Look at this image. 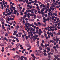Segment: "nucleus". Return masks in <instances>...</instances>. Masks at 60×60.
Returning a JSON list of instances; mask_svg holds the SVG:
<instances>
[{
  "label": "nucleus",
  "mask_w": 60,
  "mask_h": 60,
  "mask_svg": "<svg viewBox=\"0 0 60 60\" xmlns=\"http://www.w3.org/2000/svg\"><path fill=\"white\" fill-rule=\"evenodd\" d=\"M54 57H55V58L56 59H57V60H60V58H58V57H60V56L59 55H57L56 56V55H54Z\"/></svg>",
  "instance_id": "1"
},
{
  "label": "nucleus",
  "mask_w": 60,
  "mask_h": 60,
  "mask_svg": "<svg viewBox=\"0 0 60 60\" xmlns=\"http://www.w3.org/2000/svg\"><path fill=\"white\" fill-rule=\"evenodd\" d=\"M27 25H28V26H29L31 27L32 26V27H34V25H34V23H32L31 24H30V23H28L27 24Z\"/></svg>",
  "instance_id": "2"
},
{
  "label": "nucleus",
  "mask_w": 60,
  "mask_h": 60,
  "mask_svg": "<svg viewBox=\"0 0 60 60\" xmlns=\"http://www.w3.org/2000/svg\"><path fill=\"white\" fill-rule=\"evenodd\" d=\"M26 46H27V47H28L30 46V44L29 43V41H27L26 42Z\"/></svg>",
  "instance_id": "3"
},
{
  "label": "nucleus",
  "mask_w": 60,
  "mask_h": 60,
  "mask_svg": "<svg viewBox=\"0 0 60 60\" xmlns=\"http://www.w3.org/2000/svg\"><path fill=\"white\" fill-rule=\"evenodd\" d=\"M19 28V26L17 25V26H15V28L16 31H18L19 30L18 29H17V28Z\"/></svg>",
  "instance_id": "4"
},
{
  "label": "nucleus",
  "mask_w": 60,
  "mask_h": 60,
  "mask_svg": "<svg viewBox=\"0 0 60 60\" xmlns=\"http://www.w3.org/2000/svg\"><path fill=\"white\" fill-rule=\"evenodd\" d=\"M0 32L1 34H4V31L3 30H0Z\"/></svg>",
  "instance_id": "5"
},
{
  "label": "nucleus",
  "mask_w": 60,
  "mask_h": 60,
  "mask_svg": "<svg viewBox=\"0 0 60 60\" xmlns=\"http://www.w3.org/2000/svg\"><path fill=\"white\" fill-rule=\"evenodd\" d=\"M46 23H45V24H42V26H44V27H45L46 26Z\"/></svg>",
  "instance_id": "6"
},
{
  "label": "nucleus",
  "mask_w": 60,
  "mask_h": 60,
  "mask_svg": "<svg viewBox=\"0 0 60 60\" xmlns=\"http://www.w3.org/2000/svg\"><path fill=\"white\" fill-rule=\"evenodd\" d=\"M8 48H11V46L10 45H8Z\"/></svg>",
  "instance_id": "7"
},
{
  "label": "nucleus",
  "mask_w": 60,
  "mask_h": 60,
  "mask_svg": "<svg viewBox=\"0 0 60 60\" xmlns=\"http://www.w3.org/2000/svg\"><path fill=\"white\" fill-rule=\"evenodd\" d=\"M26 15H24V16L23 17V19H25L26 18Z\"/></svg>",
  "instance_id": "8"
},
{
  "label": "nucleus",
  "mask_w": 60,
  "mask_h": 60,
  "mask_svg": "<svg viewBox=\"0 0 60 60\" xmlns=\"http://www.w3.org/2000/svg\"><path fill=\"white\" fill-rule=\"evenodd\" d=\"M30 34H33V32H32V31H31L30 32H29L28 33V34L29 35Z\"/></svg>",
  "instance_id": "9"
},
{
  "label": "nucleus",
  "mask_w": 60,
  "mask_h": 60,
  "mask_svg": "<svg viewBox=\"0 0 60 60\" xmlns=\"http://www.w3.org/2000/svg\"><path fill=\"white\" fill-rule=\"evenodd\" d=\"M20 45V43H18L16 44V46H17V47H19V46Z\"/></svg>",
  "instance_id": "10"
},
{
  "label": "nucleus",
  "mask_w": 60,
  "mask_h": 60,
  "mask_svg": "<svg viewBox=\"0 0 60 60\" xmlns=\"http://www.w3.org/2000/svg\"><path fill=\"white\" fill-rule=\"evenodd\" d=\"M51 52H54V50L53 49H51Z\"/></svg>",
  "instance_id": "11"
},
{
  "label": "nucleus",
  "mask_w": 60,
  "mask_h": 60,
  "mask_svg": "<svg viewBox=\"0 0 60 60\" xmlns=\"http://www.w3.org/2000/svg\"><path fill=\"white\" fill-rule=\"evenodd\" d=\"M44 36L43 35H41V39H43L44 38Z\"/></svg>",
  "instance_id": "12"
},
{
  "label": "nucleus",
  "mask_w": 60,
  "mask_h": 60,
  "mask_svg": "<svg viewBox=\"0 0 60 60\" xmlns=\"http://www.w3.org/2000/svg\"><path fill=\"white\" fill-rule=\"evenodd\" d=\"M24 58L25 60H27V57H24Z\"/></svg>",
  "instance_id": "13"
},
{
  "label": "nucleus",
  "mask_w": 60,
  "mask_h": 60,
  "mask_svg": "<svg viewBox=\"0 0 60 60\" xmlns=\"http://www.w3.org/2000/svg\"><path fill=\"white\" fill-rule=\"evenodd\" d=\"M56 47L57 49H59V47H58V45L57 44L56 45Z\"/></svg>",
  "instance_id": "14"
},
{
  "label": "nucleus",
  "mask_w": 60,
  "mask_h": 60,
  "mask_svg": "<svg viewBox=\"0 0 60 60\" xmlns=\"http://www.w3.org/2000/svg\"><path fill=\"white\" fill-rule=\"evenodd\" d=\"M39 49H40V50H42V47H41V46H40L39 47Z\"/></svg>",
  "instance_id": "15"
},
{
  "label": "nucleus",
  "mask_w": 60,
  "mask_h": 60,
  "mask_svg": "<svg viewBox=\"0 0 60 60\" xmlns=\"http://www.w3.org/2000/svg\"><path fill=\"white\" fill-rule=\"evenodd\" d=\"M44 8H42V9L41 10V12H43L44 11Z\"/></svg>",
  "instance_id": "16"
},
{
  "label": "nucleus",
  "mask_w": 60,
  "mask_h": 60,
  "mask_svg": "<svg viewBox=\"0 0 60 60\" xmlns=\"http://www.w3.org/2000/svg\"><path fill=\"white\" fill-rule=\"evenodd\" d=\"M37 3L38 4H42V3L41 2L38 1H37Z\"/></svg>",
  "instance_id": "17"
},
{
  "label": "nucleus",
  "mask_w": 60,
  "mask_h": 60,
  "mask_svg": "<svg viewBox=\"0 0 60 60\" xmlns=\"http://www.w3.org/2000/svg\"><path fill=\"white\" fill-rule=\"evenodd\" d=\"M37 53H41V51L40 50H38V51Z\"/></svg>",
  "instance_id": "18"
},
{
  "label": "nucleus",
  "mask_w": 60,
  "mask_h": 60,
  "mask_svg": "<svg viewBox=\"0 0 60 60\" xmlns=\"http://www.w3.org/2000/svg\"><path fill=\"white\" fill-rule=\"evenodd\" d=\"M44 5V4H42L40 6V7H41V8H42V7L43 6V5Z\"/></svg>",
  "instance_id": "19"
},
{
  "label": "nucleus",
  "mask_w": 60,
  "mask_h": 60,
  "mask_svg": "<svg viewBox=\"0 0 60 60\" xmlns=\"http://www.w3.org/2000/svg\"><path fill=\"white\" fill-rule=\"evenodd\" d=\"M55 4L54 3H53L52 4V7H56V6L55 5H54Z\"/></svg>",
  "instance_id": "20"
},
{
  "label": "nucleus",
  "mask_w": 60,
  "mask_h": 60,
  "mask_svg": "<svg viewBox=\"0 0 60 60\" xmlns=\"http://www.w3.org/2000/svg\"><path fill=\"white\" fill-rule=\"evenodd\" d=\"M55 52H56V53H58V51H57V50H56V49H55Z\"/></svg>",
  "instance_id": "21"
},
{
  "label": "nucleus",
  "mask_w": 60,
  "mask_h": 60,
  "mask_svg": "<svg viewBox=\"0 0 60 60\" xmlns=\"http://www.w3.org/2000/svg\"><path fill=\"white\" fill-rule=\"evenodd\" d=\"M49 18H48L47 19H45V20L46 21H48V20H49Z\"/></svg>",
  "instance_id": "22"
},
{
  "label": "nucleus",
  "mask_w": 60,
  "mask_h": 60,
  "mask_svg": "<svg viewBox=\"0 0 60 60\" xmlns=\"http://www.w3.org/2000/svg\"><path fill=\"white\" fill-rule=\"evenodd\" d=\"M50 41L51 42H52V43H54V41L52 40H50Z\"/></svg>",
  "instance_id": "23"
},
{
  "label": "nucleus",
  "mask_w": 60,
  "mask_h": 60,
  "mask_svg": "<svg viewBox=\"0 0 60 60\" xmlns=\"http://www.w3.org/2000/svg\"><path fill=\"white\" fill-rule=\"evenodd\" d=\"M1 39H2V40H4V36H2L1 37Z\"/></svg>",
  "instance_id": "24"
},
{
  "label": "nucleus",
  "mask_w": 60,
  "mask_h": 60,
  "mask_svg": "<svg viewBox=\"0 0 60 60\" xmlns=\"http://www.w3.org/2000/svg\"><path fill=\"white\" fill-rule=\"evenodd\" d=\"M22 23L23 24H25V20L23 19L22 20Z\"/></svg>",
  "instance_id": "25"
},
{
  "label": "nucleus",
  "mask_w": 60,
  "mask_h": 60,
  "mask_svg": "<svg viewBox=\"0 0 60 60\" xmlns=\"http://www.w3.org/2000/svg\"><path fill=\"white\" fill-rule=\"evenodd\" d=\"M38 34L39 35L38 36H40L41 35V33H39Z\"/></svg>",
  "instance_id": "26"
},
{
  "label": "nucleus",
  "mask_w": 60,
  "mask_h": 60,
  "mask_svg": "<svg viewBox=\"0 0 60 60\" xmlns=\"http://www.w3.org/2000/svg\"><path fill=\"white\" fill-rule=\"evenodd\" d=\"M15 56H16V57H17V58L19 57V56L18 55H15Z\"/></svg>",
  "instance_id": "27"
},
{
  "label": "nucleus",
  "mask_w": 60,
  "mask_h": 60,
  "mask_svg": "<svg viewBox=\"0 0 60 60\" xmlns=\"http://www.w3.org/2000/svg\"><path fill=\"white\" fill-rule=\"evenodd\" d=\"M50 31H52V32H54V29H52L50 30Z\"/></svg>",
  "instance_id": "28"
},
{
  "label": "nucleus",
  "mask_w": 60,
  "mask_h": 60,
  "mask_svg": "<svg viewBox=\"0 0 60 60\" xmlns=\"http://www.w3.org/2000/svg\"><path fill=\"white\" fill-rule=\"evenodd\" d=\"M0 20L1 22H2V21L3 20V19L2 18H0Z\"/></svg>",
  "instance_id": "29"
},
{
  "label": "nucleus",
  "mask_w": 60,
  "mask_h": 60,
  "mask_svg": "<svg viewBox=\"0 0 60 60\" xmlns=\"http://www.w3.org/2000/svg\"><path fill=\"white\" fill-rule=\"evenodd\" d=\"M38 25H40V26H41V25H42L41 23L40 22H38Z\"/></svg>",
  "instance_id": "30"
},
{
  "label": "nucleus",
  "mask_w": 60,
  "mask_h": 60,
  "mask_svg": "<svg viewBox=\"0 0 60 60\" xmlns=\"http://www.w3.org/2000/svg\"><path fill=\"white\" fill-rule=\"evenodd\" d=\"M44 54L45 56H47V54L46 53H44Z\"/></svg>",
  "instance_id": "31"
},
{
  "label": "nucleus",
  "mask_w": 60,
  "mask_h": 60,
  "mask_svg": "<svg viewBox=\"0 0 60 60\" xmlns=\"http://www.w3.org/2000/svg\"><path fill=\"white\" fill-rule=\"evenodd\" d=\"M52 12L51 10L49 9V11H48V12H49V13H51Z\"/></svg>",
  "instance_id": "32"
},
{
  "label": "nucleus",
  "mask_w": 60,
  "mask_h": 60,
  "mask_svg": "<svg viewBox=\"0 0 60 60\" xmlns=\"http://www.w3.org/2000/svg\"><path fill=\"white\" fill-rule=\"evenodd\" d=\"M18 34L19 35H22V33L21 32H19Z\"/></svg>",
  "instance_id": "33"
},
{
  "label": "nucleus",
  "mask_w": 60,
  "mask_h": 60,
  "mask_svg": "<svg viewBox=\"0 0 60 60\" xmlns=\"http://www.w3.org/2000/svg\"><path fill=\"white\" fill-rule=\"evenodd\" d=\"M29 30H30V28H29L27 30V32H29Z\"/></svg>",
  "instance_id": "34"
},
{
  "label": "nucleus",
  "mask_w": 60,
  "mask_h": 60,
  "mask_svg": "<svg viewBox=\"0 0 60 60\" xmlns=\"http://www.w3.org/2000/svg\"><path fill=\"white\" fill-rule=\"evenodd\" d=\"M10 20H14V18L11 17L10 18Z\"/></svg>",
  "instance_id": "35"
},
{
  "label": "nucleus",
  "mask_w": 60,
  "mask_h": 60,
  "mask_svg": "<svg viewBox=\"0 0 60 60\" xmlns=\"http://www.w3.org/2000/svg\"><path fill=\"white\" fill-rule=\"evenodd\" d=\"M53 32H50L49 33V35H51L52 34H53Z\"/></svg>",
  "instance_id": "36"
},
{
  "label": "nucleus",
  "mask_w": 60,
  "mask_h": 60,
  "mask_svg": "<svg viewBox=\"0 0 60 60\" xmlns=\"http://www.w3.org/2000/svg\"><path fill=\"white\" fill-rule=\"evenodd\" d=\"M7 30L8 31H9V30H11V28L10 27L8 29L7 28Z\"/></svg>",
  "instance_id": "37"
},
{
  "label": "nucleus",
  "mask_w": 60,
  "mask_h": 60,
  "mask_svg": "<svg viewBox=\"0 0 60 60\" xmlns=\"http://www.w3.org/2000/svg\"><path fill=\"white\" fill-rule=\"evenodd\" d=\"M57 27L58 28V29H60V26H57Z\"/></svg>",
  "instance_id": "38"
},
{
  "label": "nucleus",
  "mask_w": 60,
  "mask_h": 60,
  "mask_svg": "<svg viewBox=\"0 0 60 60\" xmlns=\"http://www.w3.org/2000/svg\"><path fill=\"white\" fill-rule=\"evenodd\" d=\"M32 32H34L35 31V29H33L32 31Z\"/></svg>",
  "instance_id": "39"
},
{
  "label": "nucleus",
  "mask_w": 60,
  "mask_h": 60,
  "mask_svg": "<svg viewBox=\"0 0 60 60\" xmlns=\"http://www.w3.org/2000/svg\"><path fill=\"white\" fill-rule=\"evenodd\" d=\"M43 31L44 34H46V31H45V30H43Z\"/></svg>",
  "instance_id": "40"
},
{
  "label": "nucleus",
  "mask_w": 60,
  "mask_h": 60,
  "mask_svg": "<svg viewBox=\"0 0 60 60\" xmlns=\"http://www.w3.org/2000/svg\"><path fill=\"white\" fill-rule=\"evenodd\" d=\"M38 19H41V16H39L38 17Z\"/></svg>",
  "instance_id": "41"
},
{
  "label": "nucleus",
  "mask_w": 60,
  "mask_h": 60,
  "mask_svg": "<svg viewBox=\"0 0 60 60\" xmlns=\"http://www.w3.org/2000/svg\"><path fill=\"white\" fill-rule=\"evenodd\" d=\"M54 33H53V34H52L51 35V37H53L54 36Z\"/></svg>",
  "instance_id": "42"
},
{
  "label": "nucleus",
  "mask_w": 60,
  "mask_h": 60,
  "mask_svg": "<svg viewBox=\"0 0 60 60\" xmlns=\"http://www.w3.org/2000/svg\"><path fill=\"white\" fill-rule=\"evenodd\" d=\"M10 6L12 8H13L14 7L12 5H10Z\"/></svg>",
  "instance_id": "43"
},
{
  "label": "nucleus",
  "mask_w": 60,
  "mask_h": 60,
  "mask_svg": "<svg viewBox=\"0 0 60 60\" xmlns=\"http://www.w3.org/2000/svg\"><path fill=\"white\" fill-rule=\"evenodd\" d=\"M36 15H34V19H36Z\"/></svg>",
  "instance_id": "44"
},
{
  "label": "nucleus",
  "mask_w": 60,
  "mask_h": 60,
  "mask_svg": "<svg viewBox=\"0 0 60 60\" xmlns=\"http://www.w3.org/2000/svg\"><path fill=\"white\" fill-rule=\"evenodd\" d=\"M19 49V47H17L16 48H15V49L16 50H18V49Z\"/></svg>",
  "instance_id": "45"
},
{
  "label": "nucleus",
  "mask_w": 60,
  "mask_h": 60,
  "mask_svg": "<svg viewBox=\"0 0 60 60\" xmlns=\"http://www.w3.org/2000/svg\"><path fill=\"white\" fill-rule=\"evenodd\" d=\"M45 16L46 17H47L48 16V14H45Z\"/></svg>",
  "instance_id": "46"
},
{
  "label": "nucleus",
  "mask_w": 60,
  "mask_h": 60,
  "mask_svg": "<svg viewBox=\"0 0 60 60\" xmlns=\"http://www.w3.org/2000/svg\"><path fill=\"white\" fill-rule=\"evenodd\" d=\"M48 38H49L50 37V35H49V34H48Z\"/></svg>",
  "instance_id": "47"
},
{
  "label": "nucleus",
  "mask_w": 60,
  "mask_h": 60,
  "mask_svg": "<svg viewBox=\"0 0 60 60\" xmlns=\"http://www.w3.org/2000/svg\"><path fill=\"white\" fill-rule=\"evenodd\" d=\"M32 7H33V6L31 5L30 6V9H31L32 8Z\"/></svg>",
  "instance_id": "48"
},
{
  "label": "nucleus",
  "mask_w": 60,
  "mask_h": 60,
  "mask_svg": "<svg viewBox=\"0 0 60 60\" xmlns=\"http://www.w3.org/2000/svg\"><path fill=\"white\" fill-rule=\"evenodd\" d=\"M16 53H17V54H19V52L18 51H16Z\"/></svg>",
  "instance_id": "49"
},
{
  "label": "nucleus",
  "mask_w": 60,
  "mask_h": 60,
  "mask_svg": "<svg viewBox=\"0 0 60 60\" xmlns=\"http://www.w3.org/2000/svg\"><path fill=\"white\" fill-rule=\"evenodd\" d=\"M30 30H32H32H33V28L32 27H31L30 28Z\"/></svg>",
  "instance_id": "50"
},
{
  "label": "nucleus",
  "mask_w": 60,
  "mask_h": 60,
  "mask_svg": "<svg viewBox=\"0 0 60 60\" xmlns=\"http://www.w3.org/2000/svg\"><path fill=\"white\" fill-rule=\"evenodd\" d=\"M8 21H10V18L8 17Z\"/></svg>",
  "instance_id": "51"
},
{
  "label": "nucleus",
  "mask_w": 60,
  "mask_h": 60,
  "mask_svg": "<svg viewBox=\"0 0 60 60\" xmlns=\"http://www.w3.org/2000/svg\"><path fill=\"white\" fill-rule=\"evenodd\" d=\"M2 17L3 18H4V19H5V16L4 15H3Z\"/></svg>",
  "instance_id": "52"
},
{
  "label": "nucleus",
  "mask_w": 60,
  "mask_h": 60,
  "mask_svg": "<svg viewBox=\"0 0 60 60\" xmlns=\"http://www.w3.org/2000/svg\"><path fill=\"white\" fill-rule=\"evenodd\" d=\"M25 39H26V38H23L22 39V40H23V41H25Z\"/></svg>",
  "instance_id": "53"
},
{
  "label": "nucleus",
  "mask_w": 60,
  "mask_h": 60,
  "mask_svg": "<svg viewBox=\"0 0 60 60\" xmlns=\"http://www.w3.org/2000/svg\"><path fill=\"white\" fill-rule=\"evenodd\" d=\"M18 59L19 60H21V58L20 57H19L18 58Z\"/></svg>",
  "instance_id": "54"
},
{
  "label": "nucleus",
  "mask_w": 60,
  "mask_h": 60,
  "mask_svg": "<svg viewBox=\"0 0 60 60\" xmlns=\"http://www.w3.org/2000/svg\"><path fill=\"white\" fill-rule=\"evenodd\" d=\"M57 25H58V26H60V23H57Z\"/></svg>",
  "instance_id": "55"
},
{
  "label": "nucleus",
  "mask_w": 60,
  "mask_h": 60,
  "mask_svg": "<svg viewBox=\"0 0 60 60\" xmlns=\"http://www.w3.org/2000/svg\"><path fill=\"white\" fill-rule=\"evenodd\" d=\"M5 36H8V34H7V33H6L5 34Z\"/></svg>",
  "instance_id": "56"
},
{
  "label": "nucleus",
  "mask_w": 60,
  "mask_h": 60,
  "mask_svg": "<svg viewBox=\"0 0 60 60\" xmlns=\"http://www.w3.org/2000/svg\"><path fill=\"white\" fill-rule=\"evenodd\" d=\"M13 57L14 59L16 58V56H13Z\"/></svg>",
  "instance_id": "57"
},
{
  "label": "nucleus",
  "mask_w": 60,
  "mask_h": 60,
  "mask_svg": "<svg viewBox=\"0 0 60 60\" xmlns=\"http://www.w3.org/2000/svg\"><path fill=\"white\" fill-rule=\"evenodd\" d=\"M14 10H15V9H16V8H15V7H14L13 8H12Z\"/></svg>",
  "instance_id": "58"
},
{
  "label": "nucleus",
  "mask_w": 60,
  "mask_h": 60,
  "mask_svg": "<svg viewBox=\"0 0 60 60\" xmlns=\"http://www.w3.org/2000/svg\"><path fill=\"white\" fill-rule=\"evenodd\" d=\"M29 10H26V12H29Z\"/></svg>",
  "instance_id": "59"
},
{
  "label": "nucleus",
  "mask_w": 60,
  "mask_h": 60,
  "mask_svg": "<svg viewBox=\"0 0 60 60\" xmlns=\"http://www.w3.org/2000/svg\"><path fill=\"white\" fill-rule=\"evenodd\" d=\"M44 36L45 37H47V34H45Z\"/></svg>",
  "instance_id": "60"
},
{
  "label": "nucleus",
  "mask_w": 60,
  "mask_h": 60,
  "mask_svg": "<svg viewBox=\"0 0 60 60\" xmlns=\"http://www.w3.org/2000/svg\"><path fill=\"white\" fill-rule=\"evenodd\" d=\"M43 52H44V53H46V50H44L43 51Z\"/></svg>",
  "instance_id": "61"
},
{
  "label": "nucleus",
  "mask_w": 60,
  "mask_h": 60,
  "mask_svg": "<svg viewBox=\"0 0 60 60\" xmlns=\"http://www.w3.org/2000/svg\"><path fill=\"white\" fill-rule=\"evenodd\" d=\"M55 18V17L54 16H52V19H54Z\"/></svg>",
  "instance_id": "62"
},
{
  "label": "nucleus",
  "mask_w": 60,
  "mask_h": 60,
  "mask_svg": "<svg viewBox=\"0 0 60 60\" xmlns=\"http://www.w3.org/2000/svg\"><path fill=\"white\" fill-rule=\"evenodd\" d=\"M53 49H56V46H54L53 47Z\"/></svg>",
  "instance_id": "63"
},
{
  "label": "nucleus",
  "mask_w": 60,
  "mask_h": 60,
  "mask_svg": "<svg viewBox=\"0 0 60 60\" xmlns=\"http://www.w3.org/2000/svg\"><path fill=\"white\" fill-rule=\"evenodd\" d=\"M44 42V41L43 40L42 41V43H43Z\"/></svg>",
  "instance_id": "64"
}]
</instances>
